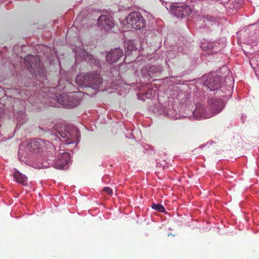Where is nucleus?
I'll use <instances>...</instances> for the list:
<instances>
[{
  "label": "nucleus",
  "mask_w": 259,
  "mask_h": 259,
  "mask_svg": "<svg viewBox=\"0 0 259 259\" xmlns=\"http://www.w3.org/2000/svg\"><path fill=\"white\" fill-rule=\"evenodd\" d=\"M136 50H137V48H136V46L135 45V44H134L132 41H130V42H128V43L127 44L126 50L125 51V54H127L128 55L132 54V52L135 51H136Z\"/></svg>",
  "instance_id": "13"
},
{
  "label": "nucleus",
  "mask_w": 259,
  "mask_h": 259,
  "mask_svg": "<svg viewBox=\"0 0 259 259\" xmlns=\"http://www.w3.org/2000/svg\"><path fill=\"white\" fill-rule=\"evenodd\" d=\"M88 59L92 61V60H94V58L93 56L89 55L88 56Z\"/></svg>",
  "instance_id": "18"
},
{
  "label": "nucleus",
  "mask_w": 259,
  "mask_h": 259,
  "mask_svg": "<svg viewBox=\"0 0 259 259\" xmlns=\"http://www.w3.org/2000/svg\"><path fill=\"white\" fill-rule=\"evenodd\" d=\"M151 207L153 209H155L160 212H164L165 211V208L160 204L153 203Z\"/></svg>",
  "instance_id": "14"
},
{
  "label": "nucleus",
  "mask_w": 259,
  "mask_h": 259,
  "mask_svg": "<svg viewBox=\"0 0 259 259\" xmlns=\"http://www.w3.org/2000/svg\"><path fill=\"white\" fill-rule=\"evenodd\" d=\"M72 97L73 96L71 95H60L59 96H56V100L60 105H62L66 107H73L76 105L70 101Z\"/></svg>",
  "instance_id": "10"
},
{
  "label": "nucleus",
  "mask_w": 259,
  "mask_h": 259,
  "mask_svg": "<svg viewBox=\"0 0 259 259\" xmlns=\"http://www.w3.org/2000/svg\"><path fill=\"white\" fill-rule=\"evenodd\" d=\"M13 177L17 183L24 186L26 185L27 182V177L19 171L16 170L14 173Z\"/></svg>",
  "instance_id": "12"
},
{
  "label": "nucleus",
  "mask_w": 259,
  "mask_h": 259,
  "mask_svg": "<svg viewBox=\"0 0 259 259\" xmlns=\"http://www.w3.org/2000/svg\"><path fill=\"white\" fill-rule=\"evenodd\" d=\"M70 160V157L68 153H60L58 159L54 164V166L56 168L63 169L69 163Z\"/></svg>",
  "instance_id": "7"
},
{
  "label": "nucleus",
  "mask_w": 259,
  "mask_h": 259,
  "mask_svg": "<svg viewBox=\"0 0 259 259\" xmlns=\"http://www.w3.org/2000/svg\"><path fill=\"white\" fill-rule=\"evenodd\" d=\"M47 141H44L40 139H35L31 141L30 143V146L33 150L43 149L45 145L49 144Z\"/></svg>",
  "instance_id": "11"
},
{
  "label": "nucleus",
  "mask_w": 259,
  "mask_h": 259,
  "mask_svg": "<svg viewBox=\"0 0 259 259\" xmlns=\"http://www.w3.org/2000/svg\"><path fill=\"white\" fill-rule=\"evenodd\" d=\"M206 19L208 21H214V17H212L210 16H208V15L206 17Z\"/></svg>",
  "instance_id": "17"
},
{
  "label": "nucleus",
  "mask_w": 259,
  "mask_h": 259,
  "mask_svg": "<svg viewBox=\"0 0 259 259\" xmlns=\"http://www.w3.org/2000/svg\"><path fill=\"white\" fill-rule=\"evenodd\" d=\"M125 21L131 28L135 29H141L146 26L145 19L138 12H131L125 18Z\"/></svg>",
  "instance_id": "3"
},
{
  "label": "nucleus",
  "mask_w": 259,
  "mask_h": 259,
  "mask_svg": "<svg viewBox=\"0 0 259 259\" xmlns=\"http://www.w3.org/2000/svg\"><path fill=\"white\" fill-rule=\"evenodd\" d=\"M76 81L80 85L91 86L94 88L99 86L101 79L98 73H80L77 75Z\"/></svg>",
  "instance_id": "2"
},
{
  "label": "nucleus",
  "mask_w": 259,
  "mask_h": 259,
  "mask_svg": "<svg viewBox=\"0 0 259 259\" xmlns=\"http://www.w3.org/2000/svg\"><path fill=\"white\" fill-rule=\"evenodd\" d=\"M160 1H162V2H166V1L167 0H160Z\"/></svg>",
  "instance_id": "19"
},
{
  "label": "nucleus",
  "mask_w": 259,
  "mask_h": 259,
  "mask_svg": "<svg viewBox=\"0 0 259 259\" xmlns=\"http://www.w3.org/2000/svg\"><path fill=\"white\" fill-rule=\"evenodd\" d=\"M153 71L154 72H160L161 71L160 68H157L155 66H152L150 68V72Z\"/></svg>",
  "instance_id": "15"
},
{
  "label": "nucleus",
  "mask_w": 259,
  "mask_h": 259,
  "mask_svg": "<svg viewBox=\"0 0 259 259\" xmlns=\"http://www.w3.org/2000/svg\"><path fill=\"white\" fill-rule=\"evenodd\" d=\"M204 88L209 89L210 91H215L221 86V79L219 76L213 77L208 75L203 83Z\"/></svg>",
  "instance_id": "5"
},
{
  "label": "nucleus",
  "mask_w": 259,
  "mask_h": 259,
  "mask_svg": "<svg viewBox=\"0 0 259 259\" xmlns=\"http://www.w3.org/2000/svg\"><path fill=\"white\" fill-rule=\"evenodd\" d=\"M224 107V103L221 99L212 100L206 108L202 105L197 106L193 114L198 119L208 118L221 112Z\"/></svg>",
  "instance_id": "1"
},
{
  "label": "nucleus",
  "mask_w": 259,
  "mask_h": 259,
  "mask_svg": "<svg viewBox=\"0 0 259 259\" xmlns=\"http://www.w3.org/2000/svg\"><path fill=\"white\" fill-rule=\"evenodd\" d=\"M171 13L179 18L188 16L192 13L191 8L187 5L172 6L170 8Z\"/></svg>",
  "instance_id": "4"
},
{
  "label": "nucleus",
  "mask_w": 259,
  "mask_h": 259,
  "mask_svg": "<svg viewBox=\"0 0 259 259\" xmlns=\"http://www.w3.org/2000/svg\"><path fill=\"white\" fill-rule=\"evenodd\" d=\"M40 59L37 56L28 55L25 58V62L26 65L33 69L39 65Z\"/></svg>",
  "instance_id": "9"
},
{
  "label": "nucleus",
  "mask_w": 259,
  "mask_h": 259,
  "mask_svg": "<svg viewBox=\"0 0 259 259\" xmlns=\"http://www.w3.org/2000/svg\"><path fill=\"white\" fill-rule=\"evenodd\" d=\"M98 25L100 28L106 31H108L114 27L115 23L112 18L108 15H103L99 17Z\"/></svg>",
  "instance_id": "6"
},
{
  "label": "nucleus",
  "mask_w": 259,
  "mask_h": 259,
  "mask_svg": "<svg viewBox=\"0 0 259 259\" xmlns=\"http://www.w3.org/2000/svg\"><path fill=\"white\" fill-rule=\"evenodd\" d=\"M103 191L107 193V194L109 195H112V190L111 188H110L109 187H105L104 189H103Z\"/></svg>",
  "instance_id": "16"
},
{
  "label": "nucleus",
  "mask_w": 259,
  "mask_h": 259,
  "mask_svg": "<svg viewBox=\"0 0 259 259\" xmlns=\"http://www.w3.org/2000/svg\"><path fill=\"white\" fill-rule=\"evenodd\" d=\"M123 55V52L121 49L116 48L111 50L106 55V59L109 63H113L117 62Z\"/></svg>",
  "instance_id": "8"
}]
</instances>
